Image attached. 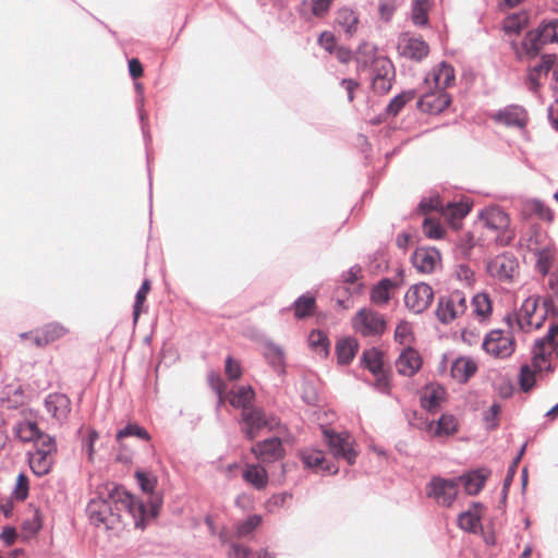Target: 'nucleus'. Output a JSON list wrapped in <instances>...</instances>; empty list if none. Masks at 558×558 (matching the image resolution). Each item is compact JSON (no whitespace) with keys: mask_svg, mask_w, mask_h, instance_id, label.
Segmentation results:
<instances>
[{"mask_svg":"<svg viewBox=\"0 0 558 558\" xmlns=\"http://www.w3.org/2000/svg\"><path fill=\"white\" fill-rule=\"evenodd\" d=\"M90 522L107 530H117L123 522V515L132 518L135 527L144 529L148 521L157 515V504L151 502L149 508L145 502L134 498L123 487L108 484L98 492V496L90 499L86 507Z\"/></svg>","mask_w":558,"mask_h":558,"instance_id":"1","label":"nucleus"},{"mask_svg":"<svg viewBox=\"0 0 558 558\" xmlns=\"http://www.w3.org/2000/svg\"><path fill=\"white\" fill-rule=\"evenodd\" d=\"M531 365H522L520 368L519 384L524 392L530 391L536 374L553 372L551 360L558 354V325H551L547 333L534 343Z\"/></svg>","mask_w":558,"mask_h":558,"instance_id":"2","label":"nucleus"},{"mask_svg":"<svg viewBox=\"0 0 558 558\" xmlns=\"http://www.w3.org/2000/svg\"><path fill=\"white\" fill-rule=\"evenodd\" d=\"M558 44V20L541 24L537 29L529 32L522 40L521 49L530 58L536 57L544 45Z\"/></svg>","mask_w":558,"mask_h":558,"instance_id":"3","label":"nucleus"},{"mask_svg":"<svg viewBox=\"0 0 558 558\" xmlns=\"http://www.w3.org/2000/svg\"><path fill=\"white\" fill-rule=\"evenodd\" d=\"M480 219L483 225L497 232L495 241L500 246L511 243L514 233L510 230V219L508 215L499 207H488L481 211Z\"/></svg>","mask_w":558,"mask_h":558,"instance_id":"4","label":"nucleus"},{"mask_svg":"<svg viewBox=\"0 0 558 558\" xmlns=\"http://www.w3.org/2000/svg\"><path fill=\"white\" fill-rule=\"evenodd\" d=\"M57 451L54 438L45 436L36 442L34 451L28 452L29 468L36 476L48 474L53 464V456Z\"/></svg>","mask_w":558,"mask_h":558,"instance_id":"5","label":"nucleus"},{"mask_svg":"<svg viewBox=\"0 0 558 558\" xmlns=\"http://www.w3.org/2000/svg\"><path fill=\"white\" fill-rule=\"evenodd\" d=\"M323 434L335 458L344 460L349 465L355 463L357 451L354 448V439L348 432L338 433L329 428H324Z\"/></svg>","mask_w":558,"mask_h":558,"instance_id":"6","label":"nucleus"},{"mask_svg":"<svg viewBox=\"0 0 558 558\" xmlns=\"http://www.w3.org/2000/svg\"><path fill=\"white\" fill-rule=\"evenodd\" d=\"M468 308L466 296L460 290L441 295L437 302L436 316L442 324H449L463 315Z\"/></svg>","mask_w":558,"mask_h":558,"instance_id":"7","label":"nucleus"},{"mask_svg":"<svg viewBox=\"0 0 558 558\" xmlns=\"http://www.w3.org/2000/svg\"><path fill=\"white\" fill-rule=\"evenodd\" d=\"M386 320L381 314L363 307L352 318L353 329L364 337H379L386 330Z\"/></svg>","mask_w":558,"mask_h":558,"instance_id":"8","label":"nucleus"},{"mask_svg":"<svg viewBox=\"0 0 558 558\" xmlns=\"http://www.w3.org/2000/svg\"><path fill=\"white\" fill-rule=\"evenodd\" d=\"M242 433L247 440H254L264 428L271 429L277 423L275 418L257 407L245 409L241 414Z\"/></svg>","mask_w":558,"mask_h":558,"instance_id":"9","label":"nucleus"},{"mask_svg":"<svg viewBox=\"0 0 558 558\" xmlns=\"http://www.w3.org/2000/svg\"><path fill=\"white\" fill-rule=\"evenodd\" d=\"M487 272L500 282H511L519 272L518 259L510 253L492 258L486 266Z\"/></svg>","mask_w":558,"mask_h":558,"instance_id":"10","label":"nucleus"},{"mask_svg":"<svg viewBox=\"0 0 558 558\" xmlns=\"http://www.w3.org/2000/svg\"><path fill=\"white\" fill-rule=\"evenodd\" d=\"M426 494L437 504L450 507L458 494V481L439 476L433 477L426 487Z\"/></svg>","mask_w":558,"mask_h":558,"instance_id":"11","label":"nucleus"},{"mask_svg":"<svg viewBox=\"0 0 558 558\" xmlns=\"http://www.w3.org/2000/svg\"><path fill=\"white\" fill-rule=\"evenodd\" d=\"M483 349L490 355L504 359L514 351V341L509 332L496 329L486 335Z\"/></svg>","mask_w":558,"mask_h":558,"instance_id":"12","label":"nucleus"},{"mask_svg":"<svg viewBox=\"0 0 558 558\" xmlns=\"http://www.w3.org/2000/svg\"><path fill=\"white\" fill-rule=\"evenodd\" d=\"M434 300V291L427 283L421 282L411 286L405 295L404 304L414 314L426 311Z\"/></svg>","mask_w":558,"mask_h":558,"instance_id":"13","label":"nucleus"},{"mask_svg":"<svg viewBox=\"0 0 558 558\" xmlns=\"http://www.w3.org/2000/svg\"><path fill=\"white\" fill-rule=\"evenodd\" d=\"M335 27L342 32L345 38L357 36L363 28L360 11L348 5L339 8L335 15Z\"/></svg>","mask_w":558,"mask_h":558,"instance_id":"14","label":"nucleus"},{"mask_svg":"<svg viewBox=\"0 0 558 558\" xmlns=\"http://www.w3.org/2000/svg\"><path fill=\"white\" fill-rule=\"evenodd\" d=\"M251 452L262 463H272L284 456L282 441L278 437H270L252 446Z\"/></svg>","mask_w":558,"mask_h":558,"instance_id":"15","label":"nucleus"},{"mask_svg":"<svg viewBox=\"0 0 558 558\" xmlns=\"http://www.w3.org/2000/svg\"><path fill=\"white\" fill-rule=\"evenodd\" d=\"M398 50L402 57L422 61L429 52V46L420 37L404 33L399 37Z\"/></svg>","mask_w":558,"mask_h":558,"instance_id":"16","label":"nucleus"},{"mask_svg":"<svg viewBox=\"0 0 558 558\" xmlns=\"http://www.w3.org/2000/svg\"><path fill=\"white\" fill-rule=\"evenodd\" d=\"M537 301L534 296L525 299L515 314V320L521 330L538 329L542 326L544 316L535 317Z\"/></svg>","mask_w":558,"mask_h":558,"instance_id":"17","label":"nucleus"},{"mask_svg":"<svg viewBox=\"0 0 558 558\" xmlns=\"http://www.w3.org/2000/svg\"><path fill=\"white\" fill-rule=\"evenodd\" d=\"M412 264L422 274H432L440 265V253L435 247H418L412 255Z\"/></svg>","mask_w":558,"mask_h":558,"instance_id":"18","label":"nucleus"},{"mask_svg":"<svg viewBox=\"0 0 558 558\" xmlns=\"http://www.w3.org/2000/svg\"><path fill=\"white\" fill-rule=\"evenodd\" d=\"M493 119L508 128L523 129L526 124V111L517 105H509L494 113Z\"/></svg>","mask_w":558,"mask_h":558,"instance_id":"19","label":"nucleus"},{"mask_svg":"<svg viewBox=\"0 0 558 558\" xmlns=\"http://www.w3.org/2000/svg\"><path fill=\"white\" fill-rule=\"evenodd\" d=\"M456 80L454 69L447 62H440L425 76V83H434L437 90L445 92Z\"/></svg>","mask_w":558,"mask_h":558,"instance_id":"20","label":"nucleus"},{"mask_svg":"<svg viewBox=\"0 0 558 558\" xmlns=\"http://www.w3.org/2000/svg\"><path fill=\"white\" fill-rule=\"evenodd\" d=\"M422 366V357L413 348L403 349L396 361L397 372L402 376L411 377L418 372Z\"/></svg>","mask_w":558,"mask_h":558,"instance_id":"21","label":"nucleus"},{"mask_svg":"<svg viewBox=\"0 0 558 558\" xmlns=\"http://www.w3.org/2000/svg\"><path fill=\"white\" fill-rule=\"evenodd\" d=\"M450 105V97L446 92L437 90L427 93L417 101L418 108L428 113H438L444 111Z\"/></svg>","mask_w":558,"mask_h":558,"instance_id":"22","label":"nucleus"},{"mask_svg":"<svg viewBox=\"0 0 558 558\" xmlns=\"http://www.w3.org/2000/svg\"><path fill=\"white\" fill-rule=\"evenodd\" d=\"M12 429L15 437L23 442L33 441L36 445L41 437L47 436L39 430L37 423L29 418L17 420Z\"/></svg>","mask_w":558,"mask_h":558,"instance_id":"23","label":"nucleus"},{"mask_svg":"<svg viewBox=\"0 0 558 558\" xmlns=\"http://www.w3.org/2000/svg\"><path fill=\"white\" fill-rule=\"evenodd\" d=\"M331 3L332 0H302L298 12L306 21L322 19L328 14Z\"/></svg>","mask_w":558,"mask_h":558,"instance_id":"24","label":"nucleus"},{"mask_svg":"<svg viewBox=\"0 0 558 558\" xmlns=\"http://www.w3.org/2000/svg\"><path fill=\"white\" fill-rule=\"evenodd\" d=\"M555 63H556L555 54H551V53L544 54L542 57L541 62L530 69L529 75H527V85L532 92H537V89L541 86V82H539L541 77L543 75L547 76L548 73L550 72V70L553 69V66L555 65Z\"/></svg>","mask_w":558,"mask_h":558,"instance_id":"25","label":"nucleus"},{"mask_svg":"<svg viewBox=\"0 0 558 558\" xmlns=\"http://www.w3.org/2000/svg\"><path fill=\"white\" fill-rule=\"evenodd\" d=\"M70 399L63 393H51L45 400V408L57 421H63L70 413Z\"/></svg>","mask_w":558,"mask_h":558,"instance_id":"26","label":"nucleus"},{"mask_svg":"<svg viewBox=\"0 0 558 558\" xmlns=\"http://www.w3.org/2000/svg\"><path fill=\"white\" fill-rule=\"evenodd\" d=\"M490 475L487 469H477L459 477V481L464 486L466 494L477 495L485 485L486 480Z\"/></svg>","mask_w":558,"mask_h":558,"instance_id":"27","label":"nucleus"},{"mask_svg":"<svg viewBox=\"0 0 558 558\" xmlns=\"http://www.w3.org/2000/svg\"><path fill=\"white\" fill-rule=\"evenodd\" d=\"M483 505L480 502H473L472 509L461 513L458 518L459 526L469 532V533H477L482 530V512Z\"/></svg>","mask_w":558,"mask_h":558,"instance_id":"28","label":"nucleus"},{"mask_svg":"<svg viewBox=\"0 0 558 558\" xmlns=\"http://www.w3.org/2000/svg\"><path fill=\"white\" fill-rule=\"evenodd\" d=\"M426 430L432 433L434 436H451L458 432V421L452 414H442L436 422L430 421Z\"/></svg>","mask_w":558,"mask_h":558,"instance_id":"29","label":"nucleus"},{"mask_svg":"<svg viewBox=\"0 0 558 558\" xmlns=\"http://www.w3.org/2000/svg\"><path fill=\"white\" fill-rule=\"evenodd\" d=\"M242 476L246 483L252 485L257 490L266 488L268 484V473L259 463L246 464Z\"/></svg>","mask_w":558,"mask_h":558,"instance_id":"30","label":"nucleus"},{"mask_svg":"<svg viewBox=\"0 0 558 558\" xmlns=\"http://www.w3.org/2000/svg\"><path fill=\"white\" fill-rule=\"evenodd\" d=\"M68 328L59 323H50L45 325L34 336V342L37 347L47 345L66 335Z\"/></svg>","mask_w":558,"mask_h":558,"instance_id":"31","label":"nucleus"},{"mask_svg":"<svg viewBox=\"0 0 558 558\" xmlns=\"http://www.w3.org/2000/svg\"><path fill=\"white\" fill-rule=\"evenodd\" d=\"M301 459L306 468L328 474H336L338 472L337 468L325 464V454L322 450L306 449L302 451Z\"/></svg>","mask_w":558,"mask_h":558,"instance_id":"32","label":"nucleus"},{"mask_svg":"<svg viewBox=\"0 0 558 558\" xmlns=\"http://www.w3.org/2000/svg\"><path fill=\"white\" fill-rule=\"evenodd\" d=\"M477 369L476 363L466 356H460L452 362L451 376L459 383H465Z\"/></svg>","mask_w":558,"mask_h":558,"instance_id":"33","label":"nucleus"},{"mask_svg":"<svg viewBox=\"0 0 558 558\" xmlns=\"http://www.w3.org/2000/svg\"><path fill=\"white\" fill-rule=\"evenodd\" d=\"M255 397V392L251 386H239L231 390L229 396V402L232 407L242 409L253 408L252 403Z\"/></svg>","mask_w":558,"mask_h":558,"instance_id":"34","label":"nucleus"},{"mask_svg":"<svg viewBox=\"0 0 558 558\" xmlns=\"http://www.w3.org/2000/svg\"><path fill=\"white\" fill-rule=\"evenodd\" d=\"M385 75L376 73L373 77V87L380 93H387L391 88V78L393 76V65L388 59L377 61Z\"/></svg>","mask_w":558,"mask_h":558,"instance_id":"35","label":"nucleus"},{"mask_svg":"<svg viewBox=\"0 0 558 558\" xmlns=\"http://www.w3.org/2000/svg\"><path fill=\"white\" fill-rule=\"evenodd\" d=\"M135 477L137 480V484L140 485L141 489L144 493L150 495L149 496V500H148V505L145 504V507L149 508L151 502H156L157 504V509H158L159 505H160V499H159V497H155L154 496V490H155V487H156V484H157L156 476L153 473H149V472L136 471L135 472Z\"/></svg>","mask_w":558,"mask_h":558,"instance_id":"36","label":"nucleus"},{"mask_svg":"<svg viewBox=\"0 0 558 558\" xmlns=\"http://www.w3.org/2000/svg\"><path fill=\"white\" fill-rule=\"evenodd\" d=\"M359 343L354 338H344L337 342L336 351L338 363L348 365L355 356Z\"/></svg>","mask_w":558,"mask_h":558,"instance_id":"37","label":"nucleus"},{"mask_svg":"<svg viewBox=\"0 0 558 558\" xmlns=\"http://www.w3.org/2000/svg\"><path fill=\"white\" fill-rule=\"evenodd\" d=\"M446 391L440 386L427 387L421 397V403L427 411H435L445 400Z\"/></svg>","mask_w":558,"mask_h":558,"instance_id":"38","label":"nucleus"},{"mask_svg":"<svg viewBox=\"0 0 558 558\" xmlns=\"http://www.w3.org/2000/svg\"><path fill=\"white\" fill-rule=\"evenodd\" d=\"M396 283L388 278L381 279L371 291V301L377 305H385L390 300V290Z\"/></svg>","mask_w":558,"mask_h":558,"instance_id":"39","label":"nucleus"},{"mask_svg":"<svg viewBox=\"0 0 558 558\" xmlns=\"http://www.w3.org/2000/svg\"><path fill=\"white\" fill-rule=\"evenodd\" d=\"M381 57H376V47L367 41L360 44L355 51V60L359 68H366L372 63H377Z\"/></svg>","mask_w":558,"mask_h":558,"instance_id":"40","label":"nucleus"},{"mask_svg":"<svg viewBox=\"0 0 558 558\" xmlns=\"http://www.w3.org/2000/svg\"><path fill=\"white\" fill-rule=\"evenodd\" d=\"M362 364L374 375L379 374L383 371L381 352L376 348L364 351L362 355Z\"/></svg>","mask_w":558,"mask_h":558,"instance_id":"41","label":"nucleus"},{"mask_svg":"<svg viewBox=\"0 0 558 558\" xmlns=\"http://www.w3.org/2000/svg\"><path fill=\"white\" fill-rule=\"evenodd\" d=\"M264 356L276 371L283 368V352L281 348L270 341L265 343Z\"/></svg>","mask_w":558,"mask_h":558,"instance_id":"42","label":"nucleus"},{"mask_svg":"<svg viewBox=\"0 0 558 558\" xmlns=\"http://www.w3.org/2000/svg\"><path fill=\"white\" fill-rule=\"evenodd\" d=\"M473 313L481 319H485L492 313V302L486 293H477L472 298Z\"/></svg>","mask_w":558,"mask_h":558,"instance_id":"43","label":"nucleus"},{"mask_svg":"<svg viewBox=\"0 0 558 558\" xmlns=\"http://www.w3.org/2000/svg\"><path fill=\"white\" fill-rule=\"evenodd\" d=\"M429 1L414 0L411 8V19L416 26H425L428 22Z\"/></svg>","mask_w":558,"mask_h":558,"instance_id":"44","label":"nucleus"},{"mask_svg":"<svg viewBox=\"0 0 558 558\" xmlns=\"http://www.w3.org/2000/svg\"><path fill=\"white\" fill-rule=\"evenodd\" d=\"M471 210L468 202H447L444 204L442 216L452 219H461L465 217Z\"/></svg>","mask_w":558,"mask_h":558,"instance_id":"45","label":"nucleus"},{"mask_svg":"<svg viewBox=\"0 0 558 558\" xmlns=\"http://www.w3.org/2000/svg\"><path fill=\"white\" fill-rule=\"evenodd\" d=\"M415 92L414 90H405L400 93L399 95L395 96L390 102L388 104L386 108V112L390 117H396L401 109L404 107V105L414 99Z\"/></svg>","mask_w":558,"mask_h":558,"instance_id":"46","label":"nucleus"},{"mask_svg":"<svg viewBox=\"0 0 558 558\" xmlns=\"http://www.w3.org/2000/svg\"><path fill=\"white\" fill-rule=\"evenodd\" d=\"M126 437H137L145 441H148L150 439L148 432L144 427L134 423L128 424L125 427L121 428L116 435L117 441L119 442Z\"/></svg>","mask_w":558,"mask_h":558,"instance_id":"47","label":"nucleus"},{"mask_svg":"<svg viewBox=\"0 0 558 558\" xmlns=\"http://www.w3.org/2000/svg\"><path fill=\"white\" fill-rule=\"evenodd\" d=\"M308 343L312 349L323 356H326L329 348L327 336L320 330H313L308 336Z\"/></svg>","mask_w":558,"mask_h":558,"instance_id":"48","label":"nucleus"},{"mask_svg":"<svg viewBox=\"0 0 558 558\" xmlns=\"http://www.w3.org/2000/svg\"><path fill=\"white\" fill-rule=\"evenodd\" d=\"M263 519L259 514L250 515L246 520L236 524V536L241 538L252 534L260 525Z\"/></svg>","mask_w":558,"mask_h":558,"instance_id":"49","label":"nucleus"},{"mask_svg":"<svg viewBox=\"0 0 558 558\" xmlns=\"http://www.w3.org/2000/svg\"><path fill=\"white\" fill-rule=\"evenodd\" d=\"M315 305V299L310 294H303L294 301V314L298 318L308 316Z\"/></svg>","mask_w":558,"mask_h":558,"instance_id":"50","label":"nucleus"},{"mask_svg":"<svg viewBox=\"0 0 558 558\" xmlns=\"http://www.w3.org/2000/svg\"><path fill=\"white\" fill-rule=\"evenodd\" d=\"M423 232L427 238L437 240L442 238L445 229L437 219L428 216L423 221Z\"/></svg>","mask_w":558,"mask_h":558,"instance_id":"51","label":"nucleus"},{"mask_svg":"<svg viewBox=\"0 0 558 558\" xmlns=\"http://www.w3.org/2000/svg\"><path fill=\"white\" fill-rule=\"evenodd\" d=\"M149 290H150V282H149V280L146 279L143 281L141 288L138 289V291L136 292V295H135V302H134V306H133V320L135 324L137 323V319L141 314V306L143 305L144 301L146 300V295L149 292Z\"/></svg>","mask_w":558,"mask_h":558,"instance_id":"52","label":"nucleus"},{"mask_svg":"<svg viewBox=\"0 0 558 558\" xmlns=\"http://www.w3.org/2000/svg\"><path fill=\"white\" fill-rule=\"evenodd\" d=\"M525 448H526V444H524L520 451L518 452V454L515 456V458L513 459V461L511 462V464L509 465L508 468V471H507V475L504 480V486H502V492L504 494H507L512 481H513V477L515 475V472H517V469H518V465L525 452Z\"/></svg>","mask_w":558,"mask_h":558,"instance_id":"53","label":"nucleus"},{"mask_svg":"<svg viewBox=\"0 0 558 558\" xmlns=\"http://www.w3.org/2000/svg\"><path fill=\"white\" fill-rule=\"evenodd\" d=\"M29 490V482L28 477L24 473H20L16 478V484L12 492V496L14 499L19 501H24L28 496Z\"/></svg>","mask_w":558,"mask_h":558,"instance_id":"54","label":"nucleus"},{"mask_svg":"<svg viewBox=\"0 0 558 558\" xmlns=\"http://www.w3.org/2000/svg\"><path fill=\"white\" fill-rule=\"evenodd\" d=\"M529 206L530 210L538 218L546 221H551L554 219V213L544 203L539 201H532Z\"/></svg>","mask_w":558,"mask_h":558,"instance_id":"55","label":"nucleus"},{"mask_svg":"<svg viewBox=\"0 0 558 558\" xmlns=\"http://www.w3.org/2000/svg\"><path fill=\"white\" fill-rule=\"evenodd\" d=\"M418 209L423 214H426V213H428L430 210H435V211L440 213L442 215L444 203H442V201L438 196L430 197L429 199H422L420 202Z\"/></svg>","mask_w":558,"mask_h":558,"instance_id":"56","label":"nucleus"},{"mask_svg":"<svg viewBox=\"0 0 558 558\" xmlns=\"http://www.w3.org/2000/svg\"><path fill=\"white\" fill-rule=\"evenodd\" d=\"M474 245L475 239L471 233L461 234L458 242V248L464 257H469L471 255V251L474 247Z\"/></svg>","mask_w":558,"mask_h":558,"instance_id":"57","label":"nucleus"},{"mask_svg":"<svg viewBox=\"0 0 558 558\" xmlns=\"http://www.w3.org/2000/svg\"><path fill=\"white\" fill-rule=\"evenodd\" d=\"M318 44L329 53H333L337 49V40L332 33L324 32L318 38Z\"/></svg>","mask_w":558,"mask_h":558,"instance_id":"58","label":"nucleus"},{"mask_svg":"<svg viewBox=\"0 0 558 558\" xmlns=\"http://www.w3.org/2000/svg\"><path fill=\"white\" fill-rule=\"evenodd\" d=\"M500 412V405L493 403L487 412L484 414V420L487 424L488 429H494L497 426V416Z\"/></svg>","mask_w":558,"mask_h":558,"instance_id":"59","label":"nucleus"},{"mask_svg":"<svg viewBox=\"0 0 558 558\" xmlns=\"http://www.w3.org/2000/svg\"><path fill=\"white\" fill-rule=\"evenodd\" d=\"M251 550L248 547L231 542L228 551V558H248Z\"/></svg>","mask_w":558,"mask_h":558,"instance_id":"60","label":"nucleus"},{"mask_svg":"<svg viewBox=\"0 0 558 558\" xmlns=\"http://www.w3.org/2000/svg\"><path fill=\"white\" fill-rule=\"evenodd\" d=\"M242 372L240 364L234 361L231 356L226 359V375L229 379L234 380L240 378Z\"/></svg>","mask_w":558,"mask_h":558,"instance_id":"61","label":"nucleus"},{"mask_svg":"<svg viewBox=\"0 0 558 558\" xmlns=\"http://www.w3.org/2000/svg\"><path fill=\"white\" fill-rule=\"evenodd\" d=\"M99 435L95 429H89L87 438L83 441V449L86 451L89 460H93L95 449V441L98 439Z\"/></svg>","mask_w":558,"mask_h":558,"instance_id":"62","label":"nucleus"},{"mask_svg":"<svg viewBox=\"0 0 558 558\" xmlns=\"http://www.w3.org/2000/svg\"><path fill=\"white\" fill-rule=\"evenodd\" d=\"M456 274L458 279L466 284H471L474 280V271L465 264L459 265Z\"/></svg>","mask_w":558,"mask_h":558,"instance_id":"63","label":"nucleus"},{"mask_svg":"<svg viewBox=\"0 0 558 558\" xmlns=\"http://www.w3.org/2000/svg\"><path fill=\"white\" fill-rule=\"evenodd\" d=\"M341 86L345 89L349 102L354 100V92L359 87V83L352 78H343Z\"/></svg>","mask_w":558,"mask_h":558,"instance_id":"64","label":"nucleus"}]
</instances>
